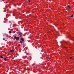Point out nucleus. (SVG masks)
<instances>
[{"label":"nucleus","instance_id":"1","mask_svg":"<svg viewBox=\"0 0 74 74\" xmlns=\"http://www.w3.org/2000/svg\"><path fill=\"white\" fill-rule=\"evenodd\" d=\"M21 40H20V43H21V44H22V43H23V42H24V40L23 38H21Z\"/></svg>","mask_w":74,"mask_h":74},{"label":"nucleus","instance_id":"2","mask_svg":"<svg viewBox=\"0 0 74 74\" xmlns=\"http://www.w3.org/2000/svg\"><path fill=\"white\" fill-rule=\"evenodd\" d=\"M14 38L16 39V40H19V37H16V36H15Z\"/></svg>","mask_w":74,"mask_h":74},{"label":"nucleus","instance_id":"3","mask_svg":"<svg viewBox=\"0 0 74 74\" xmlns=\"http://www.w3.org/2000/svg\"><path fill=\"white\" fill-rule=\"evenodd\" d=\"M19 35H22V33L21 32H20L19 33V34L18 35V36H19Z\"/></svg>","mask_w":74,"mask_h":74},{"label":"nucleus","instance_id":"4","mask_svg":"<svg viewBox=\"0 0 74 74\" xmlns=\"http://www.w3.org/2000/svg\"><path fill=\"white\" fill-rule=\"evenodd\" d=\"M9 33L11 34V33H12V32H11V31H10L9 32Z\"/></svg>","mask_w":74,"mask_h":74},{"label":"nucleus","instance_id":"5","mask_svg":"<svg viewBox=\"0 0 74 74\" xmlns=\"http://www.w3.org/2000/svg\"><path fill=\"white\" fill-rule=\"evenodd\" d=\"M4 60L5 61H7V59H6V58H4Z\"/></svg>","mask_w":74,"mask_h":74},{"label":"nucleus","instance_id":"6","mask_svg":"<svg viewBox=\"0 0 74 74\" xmlns=\"http://www.w3.org/2000/svg\"><path fill=\"white\" fill-rule=\"evenodd\" d=\"M10 52H14V50H10Z\"/></svg>","mask_w":74,"mask_h":74},{"label":"nucleus","instance_id":"7","mask_svg":"<svg viewBox=\"0 0 74 74\" xmlns=\"http://www.w3.org/2000/svg\"><path fill=\"white\" fill-rule=\"evenodd\" d=\"M67 8H69V9H70V7L69 6H67Z\"/></svg>","mask_w":74,"mask_h":74},{"label":"nucleus","instance_id":"8","mask_svg":"<svg viewBox=\"0 0 74 74\" xmlns=\"http://www.w3.org/2000/svg\"><path fill=\"white\" fill-rule=\"evenodd\" d=\"M71 17L72 18V17H73V15L72 14L71 15Z\"/></svg>","mask_w":74,"mask_h":74},{"label":"nucleus","instance_id":"9","mask_svg":"<svg viewBox=\"0 0 74 74\" xmlns=\"http://www.w3.org/2000/svg\"><path fill=\"white\" fill-rule=\"evenodd\" d=\"M70 59H72V57H70Z\"/></svg>","mask_w":74,"mask_h":74},{"label":"nucleus","instance_id":"10","mask_svg":"<svg viewBox=\"0 0 74 74\" xmlns=\"http://www.w3.org/2000/svg\"><path fill=\"white\" fill-rule=\"evenodd\" d=\"M0 58H3V56H0Z\"/></svg>","mask_w":74,"mask_h":74},{"label":"nucleus","instance_id":"11","mask_svg":"<svg viewBox=\"0 0 74 74\" xmlns=\"http://www.w3.org/2000/svg\"><path fill=\"white\" fill-rule=\"evenodd\" d=\"M6 37H8V35H7L6 36Z\"/></svg>","mask_w":74,"mask_h":74},{"label":"nucleus","instance_id":"12","mask_svg":"<svg viewBox=\"0 0 74 74\" xmlns=\"http://www.w3.org/2000/svg\"><path fill=\"white\" fill-rule=\"evenodd\" d=\"M28 1L29 3H30V0H29Z\"/></svg>","mask_w":74,"mask_h":74},{"label":"nucleus","instance_id":"13","mask_svg":"<svg viewBox=\"0 0 74 74\" xmlns=\"http://www.w3.org/2000/svg\"><path fill=\"white\" fill-rule=\"evenodd\" d=\"M19 33H18V32L17 33V34H19Z\"/></svg>","mask_w":74,"mask_h":74},{"label":"nucleus","instance_id":"14","mask_svg":"<svg viewBox=\"0 0 74 74\" xmlns=\"http://www.w3.org/2000/svg\"><path fill=\"white\" fill-rule=\"evenodd\" d=\"M3 59H4V57H2V58Z\"/></svg>","mask_w":74,"mask_h":74},{"label":"nucleus","instance_id":"15","mask_svg":"<svg viewBox=\"0 0 74 74\" xmlns=\"http://www.w3.org/2000/svg\"><path fill=\"white\" fill-rule=\"evenodd\" d=\"M15 5H14V6H15Z\"/></svg>","mask_w":74,"mask_h":74},{"label":"nucleus","instance_id":"16","mask_svg":"<svg viewBox=\"0 0 74 74\" xmlns=\"http://www.w3.org/2000/svg\"><path fill=\"white\" fill-rule=\"evenodd\" d=\"M58 33V32H57Z\"/></svg>","mask_w":74,"mask_h":74}]
</instances>
